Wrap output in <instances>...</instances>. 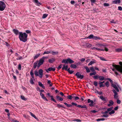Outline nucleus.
Wrapping results in <instances>:
<instances>
[{
  "label": "nucleus",
  "mask_w": 122,
  "mask_h": 122,
  "mask_svg": "<svg viewBox=\"0 0 122 122\" xmlns=\"http://www.w3.org/2000/svg\"><path fill=\"white\" fill-rule=\"evenodd\" d=\"M20 40L23 42H25L27 40L28 35L25 32H20L19 34Z\"/></svg>",
  "instance_id": "obj_1"
},
{
  "label": "nucleus",
  "mask_w": 122,
  "mask_h": 122,
  "mask_svg": "<svg viewBox=\"0 0 122 122\" xmlns=\"http://www.w3.org/2000/svg\"><path fill=\"white\" fill-rule=\"evenodd\" d=\"M119 64L121 65H116L114 64L112 65V66L115 68L117 70L122 73V62H120Z\"/></svg>",
  "instance_id": "obj_2"
},
{
  "label": "nucleus",
  "mask_w": 122,
  "mask_h": 122,
  "mask_svg": "<svg viewBox=\"0 0 122 122\" xmlns=\"http://www.w3.org/2000/svg\"><path fill=\"white\" fill-rule=\"evenodd\" d=\"M48 58L47 56H43L42 58H41L39 60L38 62L37 67L39 68L40 66L43 64V62H44L45 59H47Z\"/></svg>",
  "instance_id": "obj_3"
},
{
  "label": "nucleus",
  "mask_w": 122,
  "mask_h": 122,
  "mask_svg": "<svg viewBox=\"0 0 122 122\" xmlns=\"http://www.w3.org/2000/svg\"><path fill=\"white\" fill-rule=\"evenodd\" d=\"M62 62L64 63L65 64H68V63L70 64H71L74 63V61L71 58H69L67 59L66 60L63 59L62 61Z\"/></svg>",
  "instance_id": "obj_4"
},
{
  "label": "nucleus",
  "mask_w": 122,
  "mask_h": 122,
  "mask_svg": "<svg viewBox=\"0 0 122 122\" xmlns=\"http://www.w3.org/2000/svg\"><path fill=\"white\" fill-rule=\"evenodd\" d=\"M5 7L6 5L5 3L2 1H0V10H4L5 9Z\"/></svg>",
  "instance_id": "obj_5"
},
{
  "label": "nucleus",
  "mask_w": 122,
  "mask_h": 122,
  "mask_svg": "<svg viewBox=\"0 0 122 122\" xmlns=\"http://www.w3.org/2000/svg\"><path fill=\"white\" fill-rule=\"evenodd\" d=\"M33 70L32 69L31 70L30 72V74L32 78H30V83L32 84H34V83L33 81V79H34V73L33 72Z\"/></svg>",
  "instance_id": "obj_6"
},
{
  "label": "nucleus",
  "mask_w": 122,
  "mask_h": 122,
  "mask_svg": "<svg viewBox=\"0 0 122 122\" xmlns=\"http://www.w3.org/2000/svg\"><path fill=\"white\" fill-rule=\"evenodd\" d=\"M58 52H54L53 51L50 50L49 51H45L44 52L43 55H44L45 54H48L50 53L52 54L53 55L56 54Z\"/></svg>",
  "instance_id": "obj_7"
},
{
  "label": "nucleus",
  "mask_w": 122,
  "mask_h": 122,
  "mask_svg": "<svg viewBox=\"0 0 122 122\" xmlns=\"http://www.w3.org/2000/svg\"><path fill=\"white\" fill-rule=\"evenodd\" d=\"M112 91L114 93V98L116 99H118V95L117 93L114 89H113L112 90Z\"/></svg>",
  "instance_id": "obj_8"
},
{
  "label": "nucleus",
  "mask_w": 122,
  "mask_h": 122,
  "mask_svg": "<svg viewBox=\"0 0 122 122\" xmlns=\"http://www.w3.org/2000/svg\"><path fill=\"white\" fill-rule=\"evenodd\" d=\"M87 102L88 103H90L89 104V106L91 107L93 106L95 103H94L93 101L91 100L90 99H88L87 100Z\"/></svg>",
  "instance_id": "obj_9"
},
{
  "label": "nucleus",
  "mask_w": 122,
  "mask_h": 122,
  "mask_svg": "<svg viewBox=\"0 0 122 122\" xmlns=\"http://www.w3.org/2000/svg\"><path fill=\"white\" fill-rule=\"evenodd\" d=\"M75 75L77 76V78H80L81 79H82L84 77V76L83 75H81L78 72L76 73Z\"/></svg>",
  "instance_id": "obj_10"
},
{
  "label": "nucleus",
  "mask_w": 122,
  "mask_h": 122,
  "mask_svg": "<svg viewBox=\"0 0 122 122\" xmlns=\"http://www.w3.org/2000/svg\"><path fill=\"white\" fill-rule=\"evenodd\" d=\"M38 73L39 76V77L41 78H42L43 75V70L41 69L39 70L38 71Z\"/></svg>",
  "instance_id": "obj_11"
},
{
  "label": "nucleus",
  "mask_w": 122,
  "mask_h": 122,
  "mask_svg": "<svg viewBox=\"0 0 122 122\" xmlns=\"http://www.w3.org/2000/svg\"><path fill=\"white\" fill-rule=\"evenodd\" d=\"M112 86L113 87L117 92H119V90L117 86L115 84L112 83Z\"/></svg>",
  "instance_id": "obj_12"
},
{
  "label": "nucleus",
  "mask_w": 122,
  "mask_h": 122,
  "mask_svg": "<svg viewBox=\"0 0 122 122\" xmlns=\"http://www.w3.org/2000/svg\"><path fill=\"white\" fill-rule=\"evenodd\" d=\"M100 98L103 101V102H106L108 101L107 98L106 97H104L102 96H100Z\"/></svg>",
  "instance_id": "obj_13"
},
{
  "label": "nucleus",
  "mask_w": 122,
  "mask_h": 122,
  "mask_svg": "<svg viewBox=\"0 0 122 122\" xmlns=\"http://www.w3.org/2000/svg\"><path fill=\"white\" fill-rule=\"evenodd\" d=\"M55 68H53L52 67H50L48 68L47 70H46V71L47 72H48V71H55Z\"/></svg>",
  "instance_id": "obj_14"
},
{
  "label": "nucleus",
  "mask_w": 122,
  "mask_h": 122,
  "mask_svg": "<svg viewBox=\"0 0 122 122\" xmlns=\"http://www.w3.org/2000/svg\"><path fill=\"white\" fill-rule=\"evenodd\" d=\"M96 46L98 47L102 48L104 46V45L101 43L97 44L96 45Z\"/></svg>",
  "instance_id": "obj_15"
},
{
  "label": "nucleus",
  "mask_w": 122,
  "mask_h": 122,
  "mask_svg": "<svg viewBox=\"0 0 122 122\" xmlns=\"http://www.w3.org/2000/svg\"><path fill=\"white\" fill-rule=\"evenodd\" d=\"M112 3L114 4H117L121 2L120 0H114L112 2Z\"/></svg>",
  "instance_id": "obj_16"
},
{
  "label": "nucleus",
  "mask_w": 122,
  "mask_h": 122,
  "mask_svg": "<svg viewBox=\"0 0 122 122\" xmlns=\"http://www.w3.org/2000/svg\"><path fill=\"white\" fill-rule=\"evenodd\" d=\"M13 31L14 33L16 35H17L18 33H19V32L17 30L14 29L13 30Z\"/></svg>",
  "instance_id": "obj_17"
},
{
  "label": "nucleus",
  "mask_w": 122,
  "mask_h": 122,
  "mask_svg": "<svg viewBox=\"0 0 122 122\" xmlns=\"http://www.w3.org/2000/svg\"><path fill=\"white\" fill-rule=\"evenodd\" d=\"M78 107L79 108L81 107L82 108H85L86 109H87V107L85 105H84L83 106L81 105H78Z\"/></svg>",
  "instance_id": "obj_18"
},
{
  "label": "nucleus",
  "mask_w": 122,
  "mask_h": 122,
  "mask_svg": "<svg viewBox=\"0 0 122 122\" xmlns=\"http://www.w3.org/2000/svg\"><path fill=\"white\" fill-rule=\"evenodd\" d=\"M56 98L59 101H62L63 100V99L62 98L58 96H56Z\"/></svg>",
  "instance_id": "obj_19"
},
{
  "label": "nucleus",
  "mask_w": 122,
  "mask_h": 122,
  "mask_svg": "<svg viewBox=\"0 0 122 122\" xmlns=\"http://www.w3.org/2000/svg\"><path fill=\"white\" fill-rule=\"evenodd\" d=\"M38 62V61H36L33 63V67L34 69L36 68V66H37Z\"/></svg>",
  "instance_id": "obj_20"
},
{
  "label": "nucleus",
  "mask_w": 122,
  "mask_h": 122,
  "mask_svg": "<svg viewBox=\"0 0 122 122\" xmlns=\"http://www.w3.org/2000/svg\"><path fill=\"white\" fill-rule=\"evenodd\" d=\"M34 0V2L37 5H41V3L39 2L38 0Z\"/></svg>",
  "instance_id": "obj_21"
},
{
  "label": "nucleus",
  "mask_w": 122,
  "mask_h": 122,
  "mask_svg": "<svg viewBox=\"0 0 122 122\" xmlns=\"http://www.w3.org/2000/svg\"><path fill=\"white\" fill-rule=\"evenodd\" d=\"M109 104H108L107 106L109 107L111 106H112L114 102L113 101L111 100L109 101Z\"/></svg>",
  "instance_id": "obj_22"
},
{
  "label": "nucleus",
  "mask_w": 122,
  "mask_h": 122,
  "mask_svg": "<svg viewBox=\"0 0 122 122\" xmlns=\"http://www.w3.org/2000/svg\"><path fill=\"white\" fill-rule=\"evenodd\" d=\"M99 80L102 81L104 80V77L102 76H99Z\"/></svg>",
  "instance_id": "obj_23"
},
{
  "label": "nucleus",
  "mask_w": 122,
  "mask_h": 122,
  "mask_svg": "<svg viewBox=\"0 0 122 122\" xmlns=\"http://www.w3.org/2000/svg\"><path fill=\"white\" fill-rule=\"evenodd\" d=\"M38 84L43 89H45V86L40 82H38Z\"/></svg>",
  "instance_id": "obj_24"
},
{
  "label": "nucleus",
  "mask_w": 122,
  "mask_h": 122,
  "mask_svg": "<svg viewBox=\"0 0 122 122\" xmlns=\"http://www.w3.org/2000/svg\"><path fill=\"white\" fill-rule=\"evenodd\" d=\"M94 36L93 35H91L88 36V38L90 39H94Z\"/></svg>",
  "instance_id": "obj_25"
},
{
  "label": "nucleus",
  "mask_w": 122,
  "mask_h": 122,
  "mask_svg": "<svg viewBox=\"0 0 122 122\" xmlns=\"http://www.w3.org/2000/svg\"><path fill=\"white\" fill-rule=\"evenodd\" d=\"M67 68L68 66L67 65L65 66V65H64L63 67L62 68V70H63L65 69V70L67 71Z\"/></svg>",
  "instance_id": "obj_26"
},
{
  "label": "nucleus",
  "mask_w": 122,
  "mask_h": 122,
  "mask_svg": "<svg viewBox=\"0 0 122 122\" xmlns=\"http://www.w3.org/2000/svg\"><path fill=\"white\" fill-rule=\"evenodd\" d=\"M40 54L38 53V54H36V55L34 56V59H36L40 55Z\"/></svg>",
  "instance_id": "obj_27"
},
{
  "label": "nucleus",
  "mask_w": 122,
  "mask_h": 122,
  "mask_svg": "<svg viewBox=\"0 0 122 122\" xmlns=\"http://www.w3.org/2000/svg\"><path fill=\"white\" fill-rule=\"evenodd\" d=\"M84 68L86 70V71L88 73L90 72V70L88 67L85 66Z\"/></svg>",
  "instance_id": "obj_28"
},
{
  "label": "nucleus",
  "mask_w": 122,
  "mask_h": 122,
  "mask_svg": "<svg viewBox=\"0 0 122 122\" xmlns=\"http://www.w3.org/2000/svg\"><path fill=\"white\" fill-rule=\"evenodd\" d=\"M70 67L71 68L75 69L76 68V66L75 65L71 64L70 66Z\"/></svg>",
  "instance_id": "obj_29"
},
{
  "label": "nucleus",
  "mask_w": 122,
  "mask_h": 122,
  "mask_svg": "<svg viewBox=\"0 0 122 122\" xmlns=\"http://www.w3.org/2000/svg\"><path fill=\"white\" fill-rule=\"evenodd\" d=\"M64 104L66 105V106H67V107H72V105L70 104H67V103L66 102L64 103Z\"/></svg>",
  "instance_id": "obj_30"
},
{
  "label": "nucleus",
  "mask_w": 122,
  "mask_h": 122,
  "mask_svg": "<svg viewBox=\"0 0 122 122\" xmlns=\"http://www.w3.org/2000/svg\"><path fill=\"white\" fill-rule=\"evenodd\" d=\"M48 61L49 63H52L55 61V60L53 58H52L51 59H49Z\"/></svg>",
  "instance_id": "obj_31"
},
{
  "label": "nucleus",
  "mask_w": 122,
  "mask_h": 122,
  "mask_svg": "<svg viewBox=\"0 0 122 122\" xmlns=\"http://www.w3.org/2000/svg\"><path fill=\"white\" fill-rule=\"evenodd\" d=\"M116 51L117 52H120L122 51V49L120 48H117L116 49Z\"/></svg>",
  "instance_id": "obj_32"
},
{
  "label": "nucleus",
  "mask_w": 122,
  "mask_h": 122,
  "mask_svg": "<svg viewBox=\"0 0 122 122\" xmlns=\"http://www.w3.org/2000/svg\"><path fill=\"white\" fill-rule=\"evenodd\" d=\"M70 68H69L67 69V71L70 74H72V73L74 72L73 71H72V70H70Z\"/></svg>",
  "instance_id": "obj_33"
},
{
  "label": "nucleus",
  "mask_w": 122,
  "mask_h": 122,
  "mask_svg": "<svg viewBox=\"0 0 122 122\" xmlns=\"http://www.w3.org/2000/svg\"><path fill=\"white\" fill-rule=\"evenodd\" d=\"M30 114L33 117H34L36 119L37 117L32 112H30Z\"/></svg>",
  "instance_id": "obj_34"
},
{
  "label": "nucleus",
  "mask_w": 122,
  "mask_h": 122,
  "mask_svg": "<svg viewBox=\"0 0 122 122\" xmlns=\"http://www.w3.org/2000/svg\"><path fill=\"white\" fill-rule=\"evenodd\" d=\"M20 97L21 98V99L22 100H24V101H26L27 100V99L25 98L23 96H20Z\"/></svg>",
  "instance_id": "obj_35"
},
{
  "label": "nucleus",
  "mask_w": 122,
  "mask_h": 122,
  "mask_svg": "<svg viewBox=\"0 0 122 122\" xmlns=\"http://www.w3.org/2000/svg\"><path fill=\"white\" fill-rule=\"evenodd\" d=\"M101 39V38L100 37L97 36H94V39L96 40H100Z\"/></svg>",
  "instance_id": "obj_36"
},
{
  "label": "nucleus",
  "mask_w": 122,
  "mask_h": 122,
  "mask_svg": "<svg viewBox=\"0 0 122 122\" xmlns=\"http://www.w3.org/2000/svg\"><path fill=\"white\" fill-rule=\"evenodd\" d=\"M95 63V62L94 61H91L90 63L88 64V65L90 66V65H92V64L94 63Z\"/></svg>",
  "instance_id": "obj_37"
},
{
  "label": "nucleus",
  "mask_w": 122,
  "mask_h": 122,
  "mask_svg": "<svg viewBox=\"0 0 122 122\" xmlns=\"http://www.w3.org/2000/svg\"><path fill=\"white\" fill-rule=\"evenodd\" d=\"M34 74L36 76H39L38 72L37 71H35Z\"/></svg>",
  "instance_id": "obj_38"
},
{
  "label": "nucleus",
  "mask_w": 122,
  "mask_h": 122,
  "mask_svg": "<svg viewBox=\"0 0 122 122\" xmlns=\"http://www.w3.org/2000/svg\"><path fill=\"white\" fill-rule=\"evenodd\" d=\"M50 97H51V99L53 101H54V102L56 103V100L54 99L53 98V96H50Z\"/></svg>",
  "instance_id": "obj_39"
},
{
  "label": "nucleus",
  "mask_w": 122,
  "mask_h": 122,
  "mask_svg": "<svg viewBox=\"0 0 122 122\" xmlns=\"http://www.w3.org/2000/svg\"><path fill=\"white\" fill-rule=\"evenodd\" d=\"M99 76L95 75L93 77V78L95 79H97L98 78H99Z\"/></svg>",
  "instance_id": "obj_40"
},
{
  "label": "nucleus",
  "mask_w": 122,
  "mask_h": 122,
  "mask_svg": "<svg viewBox=\"0 0 122 122\" xmlns=\"http://www.w3.org/2000/svg\"><path fill=\"white\" fill-rule=\"evenodd\" d=\"M115 111L113 110H112L111 112H109V113L110 115H112L114 114L115 113Z\"/></svg>",
  "instance_id": "obj_41"
},
{
  "label": "nucleus",
  "mask_w": 122,
  "mask_h": 122,
  "mask_svg": "<svg viewBox=\"0 0 122 122\" xmlns=\"http://www.w3.org/2000/svg\"><path fill=\"white\" fill-rule=\"evenodd\" d=\"M96 74V72H93L91 73L90 74V75L91 76L92 75H95Z\"/></svg>",
  "instance_id": "obj_42"
},
{
  "label": "nucleus",
  "mask_w": 122,
  "mask_h": 122,
  "mask_svg": "<svg viewBox=\"0 0 122 122\" xmlns=\"http://www.w3.org/2000/svg\"><path fill=\"white\" fill-rule=\"evenodd\" d=\"M71 104H72V106H76V107H78V105H77L76 103H75L73 102H72L71 103Z\"/></svg>",
  "instance_id": "obj_43"
},
{
  "label": "nucleus",
  "mask_w": 122,
  "mask_h": 122,
  "mask_svg": "<svg viewBox=\"0 0 122 122\" xmlns=\"http://www.w3.org/2000/svg\"><path fill=\"white\" fill-rule=\"evenodd\" d=\"M99 84L100 85L99 86L100 87H101L103 86V84L101 81H99Z\"/></svg>",
  "instance_id": "obj_44"
},
{
  "label": "nucleus",
  "mask_w": 122,
  "mask_h": 122,
  "mask_svg": "<svg viewBox=\"0 0 122 122\" xmlns=\"http://www.w3.org/2000/svg\"><path fill=\"white\" fill-rule=\"evenodd\" d=\"M105 84L106 85V86L107 87H108L109 86V82L108 81H107V82H106L105 83Z\"/></svg>",
  "instance_id": "obj_45"
},
{
  "label": "nucleus",
  "mask_w": 122,
  "mask_h": 122,
  "mask_svg": "<svg viewBox=\"0 0 122 122\" xmlns=\"http://www.w3.org/2000/svg\"><path fill=\"white\" fill-rule=\"evenodd\" d=\"M47 16V15L46 14H44L43 15V16H42V18L43 19H44Z\"/></svg>",
  "instance_id": "obj_46"
},
{
  "label": "nucleus",
  "mask_w": 122,
  "mask_h": 122,
  "mask_svg": "<svg viewBox=\"0 0 122 122\" xmlns=\"http://www.w3.org/2000/svg\"><path fill=\"white\" fill-rule=\"evenodd\" d=\"M113 107H110V108H108L107 109V111H108V112L111 111L112 109H113Z\"/></svg>",
  "instance_id": "obj_47"
},
{
  "label": "nucleus",
  "mask_w": 122,
  "mask_h": 122,
  "mask_svg": "<svg viewBox=\"0 0 122 122\" xmlns=\"http://www.w3.org/2000/svg\"><path fill=\"white\" fill-rule=\"evenodd\" d=\"M57 107L59 108H60L61 107H64L62 105H61L59 104H57Z\"/></svg>",
  "instance_id": "obj_48"
},
{
  "label": "nucleus",
  "mask_w": 122,
  "mask_h": 122,
  "mask_svg": "<svg viewBox=\"0 0 122 122\" xmlns=\"http://www.w3.org/2000/svg\"><path fill=\"white\" fill-rule=\"evenodd\" d=\"M67 98L71 100L72 99V96L71 95H69L67 96Z\"/></svg>",
  "instance_id": "obj_49"
},
{
  "label": "nucleus",
  "mask_w": 122,
  "mask_h": 122,
  "mask_svg": "<svg viewBox=\"0 0 122 122\" xmlns=\"http://www.w3.org/2000/svg\"><path fill=\"white\" fill-rule=\"evenodd\" d=\"M108 117V115L106 114H104L102 116V117Z\"/></svg>",
  "instance_id": "obj_50"
},
{
  "label": "nucleus",
  "mask_w": 122,
  "mask_h": 122,
  "mask_svg": "<svg viewBox=\"0 0 122 122\" xmlns=\"http://www.w3.org/2000/svg\"><path fill=\"white\" fill-rule=\"evenodd\" d=\"M107 80H109L110 83H111L112 84L113 83V81L112 80H111L110 79V78H107Z\"/></svg>",
  "instance_id": "obj_51"
},
{
  "label": "nucleus",
  "mask_w": 122,
  "mask_h": 122,
  "mask_svg": "<svg viewBox=\"0 0 122 122\" xmlns=\"http://www.w3.org/2000/svg\"><path fill=\"white\" fill-rule=\"evenodd\" d=\"M90 70L92 72H94L95 71L94 68L93 66L91 67L90 68Z\"/></svg>",
  "instance_id": "obj_52"
},
{
  "label": "nucleus",
  "mask_w": 122,
  "mask_h": 122,
  "mask_svg": "<svg viewBox=\"0 0 122 122\" xmlns=\"http://www.w3.org/2000/svg\"><path fill=\"white\" fill-rule=\"evenodd\" d=\"M103 47L105 49H103L104 50L103 51H108V49L104 45V46H103Z\"/></svg>",
  "instance_id": "obj_53"
},
{
  "label": "nucleus",
  "mask_w": 122,
  "mask_h": 122,
  "mask_svg": "<svg viewBox=\"0 0 122 122\" xmlns=\"http://www.w3.org/2000/svg\"><path fill=\"white\" fill-rule=\"evenodd\" d=\"M94 85L95 86H97L98 82L97 81H94Z\"/></svg>",
  "instance_id": "obj_54"
},
{
  "label": "nucleus",
  "mask_w": 122,
  "mask_h": 122,
  "mask_svg": "<svg viewBox=\"0 0 122 122\" xmlns=\"http://www.w3.org/2000/svg\"><path fill=\"white\" fill-rule=\"evenodd\" d=\"M21 66L20 64H19L18 65V69L19 70H21Z\"/></svg>",
  "instance_id": "obj_55"
},
{
  "label": "nucleus",
  "mask_w": 122,
  "mask_h": 122,
  "mask_svg": "<svg viewBox=\"0 0 122 122\" xmlns=\"http://www.w3.org/2000/svg\"><path fill=\"white\" fill-rule=\"evenodd\" d=\"M104 5L105 6H109V4L107 3H105L104 4Z\"/></svg>",
  "instance_id": "obj_56"
},
{
  "label": "nucleus",
  "mask_w": 122,
  "mask_h": 122,
  "mask_svg": "<svg viewBox=\"0 0 122 122\" xmlns=\"http://www.w3.org/2000/svg\"><path fill=\"white\" fill-rule=\"evenodd\" d=\"M96 50H98V51H103L104 50H103V49H100V48H96Z\"/></svg>",
  "instance_id": "obj_57"
},
{
  "label": "nucleus",
  "mask_w": 122,
  "mask_h": 122,
  "mask_svg": "<svg viewBox=\"0 0 122 122\" xmlns=\"http://www.w3.org/2000/svg\"><path fill=\"white\" fill-rule=\"evenodd\" d=\"M42 98L43 99L45 100L46 101H48V100L44 96L42 97Z\"/></svg>",
  "instance_id": "obj_58"
},
{
  "label": "nucleus",
  "mask_w": 122,
  "mask_h": 122,
  "mask_svg": "<svg viewBox=\"0 0 122 122\" xmlns=\"http://www.w3.org/2000/svg\"><path fill=\"white\" fill-rule=\"evenodd\" d=\"M74 121H76L77 122H81V120L79 119H76L75 120H74Z\"/></svg>",
  "instance_id": "obj_59"
},
{
  "label": "nucleus",
  "mask_w": 122,
  "mask_h": 122,
  "mask_svg": "<svg viewBox=\"0 0 122 122\" xmlns=\"http://www.w3.org/2000/svg\"><path fill=\"white\" fill-rule=\"evenodd\" d=\"M121 101L120 100L118 99H117V103L118 104H120L121 103Z\"/></svg>",
  "instance_id": "obj_60"
},
{
  "label": "nucleus",
  "mask_w": 122,
  "mask_h": 122,
  "mask_svg": "<svg viewBox=\"0 0 122 122\" xmlns=\"http://www.w3.org/2000/svg\"><path fill=\"white\" fill-rule=\"evenodd\" d=\"M62 64H60L59 65V66H58V67L57 68L58 69H60L62 67Z\"/></svg>",
  "instance_id": "obj_61"
},
{
  "label": "nucleus",
  "mask_w": 122,
  "mask_h": 122,
  "mask_svg": "<svg viewBox=\"0 0 122 122\" xmlns=\"http://www.w3.org/2000/svg\"><path fill=\"white\" fill-rule=\"evenodd\" d=\"M22 58H23L22 56L18 57V58H16V60H20L22 59Z\"/></svg>",
  "instance_id": "obj_62"
},
{
  "label": "nucleus",
  "mask_w": 122,
  "mask_h": 122,
  "mask_svg": "<svg viewBox=\"0 0 122 122\" xmlns=\"http://www.w3.org/2000/svg\"><path fill=\"white\" fill-rule=\"evenodd\" d=\"M91 3H94L96 2V0H91Z\"/></svg>",
  "instance_id": "obj_63"
},
{
  "label": "nucleus",
  "mask_w": 122,
  "mask_h": 122,
  "mask_svg": "<svg viewBox=\"0 0 122 122\" xmlns=\"http://www.w3.org/2000/svg\"><path fill=\"white\" fill-rule=\"evenodd\" d=\"M100 60H102L103 61H106V60H105V59L103 57H100Z\"/></svg>",
  "instance_id": "obj_64"
}]
</instances>
